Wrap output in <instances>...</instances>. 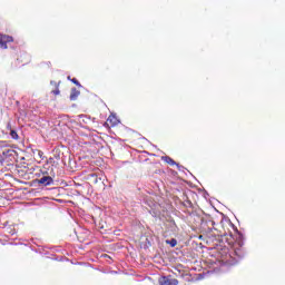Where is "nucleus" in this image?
I'll list each match as a JSON object with an SVG mask.
<instances>
[{
    "instance_id": "2",
    "label": "nucleus",
    "mask_w": 285,
    "mask_h": 285,
    "mask_svg": "<svg viewBox=\"0 0 285 285\" xmlns=\"http://www.w3.org/2000/svg\"><path fill=\"white\" fill-rule=\"evenodd\" d=\"M46 175L50 176H43L39 179V184H42V186H50L53 181L52 177H55V169H50V171H43Z\"/></svg>"
},
{
    "instance_id": "5",
    "label": "nucleus",
    "mask_w": 285,
    "mask_h": 285,
    "mask_svg": "<svg viewBox=\"0 0 285 285\" xmlns=\"http://www.w3.org/2000/svg\"><path fill=\"white\" fill-rule=\"evenodd\" d=\"M107 128H115V126H119V119L115 115H110L105 122Z\"/></svg>"
},
{
    "instance_id": "14",
    "label": "nucleus",
    "mask_w": 285,
    "mask_h": 285,
    "mask_svg": "<svg viewBox=\"0 0 285 285\" xmlns=\"http://www.w3.org/2000/svg\"><path fill=\"white\" fill-rule=\"evenodd\" d=\"M60 92L61 91L59 90V87H57L55 90H52V95H56V96L60 95Z\"/></svg>"
},
{
    "instance_id": "12",
    "label": "nucleus",
    "mask_w": 285,
    "mask_h": 285,
    "mask_svg": "<svg viewBox=\"0 0 285 285\" xmlns=\"http://www.w3.org/2000/svg\"><path fill=\"white\" fill-rule=\"evenodd\" d=\"M10 136L12 139H19V134H17V131H14V130L10 131Z\"/></svg>"
},
{
    "instance_id": "4",
    "label": "nucleus",
    "mask_w": 285,
    "mask_h": 285,
    "mask_svg": "<svg viewBox=\"0 0 285 285\" xmlns=\"http://www.w3.org/2000/svg\"><path fill=\"white\" fill-rule=\"evenodd\" d=\"M159 285H178V281L173 276H161L159 278Z\"/></svg>"
},
{
    "instance_id": "6",
    "label": "nucleus",
    "mask_w": 285,
    "mask_h": 285,
    "mask_svg": "<svg viewBox=\"0 0 285 285\" xmlns=\"http://www.w3.org/2000/svg\"><path fill=\"white\" fill-rule=\"evenodd\" d=\"M165 226L168 229V232H170L171 234H176L178 230L175 220L171 219V216H169V219L166 220Z\"/></svg>"
},
{
    "instance_id": "3",
    "label": "nucleus",
    "mask_w": 285,
    "mask_h": 285,
    "mask_svg": "<svg viewBox=\"0 0 285 285\" xmlns=\"http://www.w3.org/2000/svg\"><path fill=\"white\" fill-rule=\"evenodd\" d=\"M12 41H14L12 36L0 33V48H2V50H7L8 43H12Z\"/></svg>"
},
{
    "instance_id": "10",
    "label": "nucleus",
    "mask_w": 285,
    "mask_h": 285,
    "mask_svg": "<svg viewBox=\"0 0 285 285\" xmlns=\"http://www.w3.org/2000/svg\"><path fill=\"white\" fill-rule=\"evenodd\" d=\"M166 244H169L170 245V247H176V245H177V240H176V238H171V239H167L166 240Z\"/></svg>"
},
{
    "instance_id": "15",
    "label": "nucleus",
    "mask_w": 285,
    "mask_h": 285,
    "mask_svg": "<svg viewBox=\"0 0 285 285\" xmlns=\"http://www.w3.org/2000/svg\"><path fill=\"white\" fill-rule=\"evenodd\" d=\"M209 224H210L212 226H215V222H214V220H209Z\"/></svg>"
},
{
    "instance_id": "9",
    "label": "nucleus",
    "mask_w": 285,
    "mask_h": 285,
    "mask_svg": "<svg viewBox=\"0 0 285 285\" xmlns=\"http://www.w3.org/2000/svg\"><path fill=\"white\" fill-rule=\"evenodd\" d=\"M163 160H165L166 164H169V166H177V163L170 158V156L163 157Z\"/></svg>"
},
{
    "instance_id": "11",
    "label": "nucleus",
    "mask_w": 285,
    "mask_h": 285,
    "mask_svg": "<svg viewBox=\"0 0 285 285\" xmlns=\"http://www.w3.org/2000/svg\"><path fill=\"white\" fill-rule=\"evenodd\" d=\"M51 166H55V158H49V160L47 161V164L45 165V168H50Z\"/></svg>"
},
{
    "instance_id": "7",
    "label": "nucleus",
    "mask_w": 285,
    "mask_h": 285,
    "mask_svg": "<svg viewBox=\"0 0 285 285\" xmlns=\"http://www.w3.org/2000/svg\"><path fill=\"white\" fill-rule=\"evenodd\" d=\"M17 61H19V63H22V66H26V63H30V56L26 52H21L17 58Z\"/></svg>"
},
{
    "instance_id": "1",
    "label": "nucleus",
    "mask_w": 285,
    "mask_h": 285,
    "mask_svg": "<svg viewBox=\"0 0 285 285\" xmlns=\"http://www.w3.org/2000/svg\"><path fill=\"white\" fill-rule=\"evenodd\" d=\"M94 224L100 230L101 234H106L108 232V225L106 222H102L101 216L94 217L91 216Z\"/></svg>"
},
{
    "instance_id": "13",
    "label": "nucleus",
    "mask_w": 285,
    "mask_h": 285,
    "mask_svg": "<svg viewBox=\"0 0 285 285\" xmlns=\"http://www.w3.org/2000/svg\"><path fill=\"white\" fill-rule=\"evenodd\" d=\"M71 81L72 83H75V86H78L79 88H81V83L79 82V80H77V78H72Z\"/></svg>"
},
{
    "instance_id": "8",
    "label": "nucleus",
    "mask_w": 285,
    "mask_h": 285,
    "mask_svg": "<svg viewBox=\"0 0 285 285\" xmlns=\"http://www.w3.org/2000/svg\"><path fill=\"white\" fill-rule=\"evenodd\" d=\"M79 95H81V92L77 90V88L71 89V94H70L71 101H75L77 97H79Z\"/></svg>"
}]
</instances>
